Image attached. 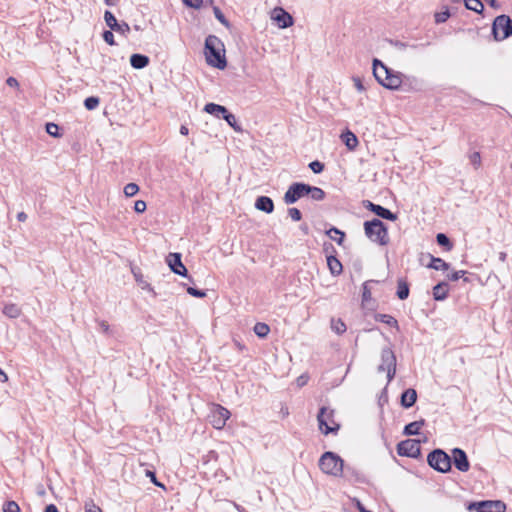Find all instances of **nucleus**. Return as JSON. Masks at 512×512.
<instances>
[{
  "mask_svg": "<svg viewBox=\"0 0 512 512\" xmlns=\"http://www.w3.org/2000/svg\"><path fill=\"white\" fill-rule=\"evenodd\" d=\"M133 274L135 276L136 282L140 285L141 289L147 290V291L153 293L154 296L156 295L153 287L147 281H145L143 279V276L140 273H136L133 271Z\"/></svg>",
  "mask_w": 512,
  "mask_h": 512,
  "instance_id": "nucleus-35",
  "label": "nucleus"
},
{
  "mask_svg": "<svg viewBox=\"0 0 512 512\" xmlns=\"http://www.w3.org/2000/svg\"><path fill=\"white\" fill-rule=\"evenodd\" d=\"M309 168L316 174L321 173L324 170V164L319 161H312L309 164Z\"/></svg>",
  "mask_w": 512,
  "mask_h": 512,
  "instance_id": "nucleus-45",
  "label": "nucleus"
},
{
  "mask_svg": "<svg viewBox=\"0 0 512 512\" xmlns=\"http://www.w3.org/2000/svg\"><path fill=\"white\" fill-rule=\"evenodd\" d=\"M230 417V412L225 407L214 404L209 415L210 422L216 429H222Z\"/></svg>",
  "mask_w": 512,
  "mask_h": 512,
  "instance_id": "nucleus-9",
  "label": "nucleus"
},
{
  "mask_svg": "<svg viewBox=\"0 0 512 512\" xmlns=\"http://www.w3.org/2000/svg\"><path fill=\"white\" fill-rule=\"evenodd\" d=\"M425 421L419 420L407 424L404 427L403 434L406 436H413L419 434V430L424 426Z\"/></svg>",
  "mask_w": 512,
  "mask_h": 512,
  "instance_id": "nucleus-22",
  "label": "nucleus"
},
{
  "mask_svg": "<svg viewBox=\"0 0 512 512\" xmlns=\"http://www.w3.org/2000/svg\"><path fill=\"white\" fill-rule=\"evenodd\" d=\"M325 192L323 189L307 185V196H309L312 200L322 201L325 198Z\"/></svg>",
  "mask_w": 512,
  "mask_h": 512,
  "instance_id": "nucleus-25",
  "label": "nucleus"
},
{
  "mask_svg": "<svg viewBox=\"0 0 512 512\" xmlns=\"http://www.w3.org/2000/svg\"><path fill=\"white\" fill-rule=\"evenodd\" d=\"M326 234L332 239L334 240L338 245H342L343 242H344V238H345V233L342 232L341 230H339L338 228L336 227H332L330 228Z\"/></svg>",
  "mask_w": 512,
  "mask_h": 512,
  "instance_id": "nucleus-29",
  "label": "nucleus"
},
{
  "mask_svg": "<svg viewBox=\"0 0 512 512\" xmlns=\"http://www.w3.org/2000/svg\"><path fill=\"white\" fill-rule=\"evenodd\" d=\"M319 429L325 435L329 433H336L340 425L334 420V411L329 410L327 407H322L317 415Z\"/></svg>",
  "mask_w": 512,
  "mask_h": 512,
  "instance_id": "nucleus-7",
  "label": "nucleus"
},
{
  "mask_svg": "<svg viewBox=\"0 0 512 512\" xmlns=\"http://www.w3.org/2000/svg\"><path fill=\"white\" fill-rule=\"evenodd\" d=\"M417 400V393L415 389L409 388L401 395V405L404 408L412 407Z\"/></svg>",
  "mask_w": 512,
  "mask_h": 512,
  "instance_id": "nucleus-18",
  "label": "nucleus"
},
{
  "mask_svg": "<svg viewBox=\"0 0 512 512\" xmlns=\"http://www.w3.org/2000/svg\"><path fill=\"white\" fill-rule=\"evenodd\" d=\"M453 463L461 472H467L470 468L468 457L464 450L460 448H454L452 450Z\"/></svg>",
  "mask_w": 512,
  "mask_h": 512,
  "instance_id": "nucleus-14",
  "label": "nucleus"
},
{
  "mask_svg": "<svg viewBox=\"0 0 512 512\" xmlns=\"http://www.w3.org/2000/svg\"><path fill=\"white\" fill-rule=\"evenodd\" d=\"M274 19L280 28H288L293 25L292 16L282 8L279 9Z\"/></svg>",
  "mask_w": 512,
  "mask_h": 512,
  "instance_id": "nucleus-16",
  "label": "nucleus"
},
{
  "mask_svg": "<svg viewBox=\"0 0 512 512\" xmlns=\"http://www.w3.org/2000/svg\"><path fill=\"white\" fill-rule=\"evenodd\" d=\"M146 476L149 477L151 479L152 483L155 484L156 486L163 487V485L157 481L156 475L153 471L147 470Z\"/></svg>",
  "mask_w": 512,
  "mask_h": 512,
  "instance_id": "nucleus-55",
  "label": "nucleus"
},
{
  "mask_svg": "<svg viewBox=\"0 0 512 512\" xmlns=\"http://www.w3.org/2000/svg\"><path fill=\"white\" fill-rule=\"evenodd\" d=\"M449 16H450V13L448 10L440 12V13H436L435 21H436V23H443L449 18Z\"/></svg>",
  "mask_w": 512,
  "mask_h": 512,
  "instance_id": "nucleus-48",
  "label": "nucleus"
},
{
  "mask_svg": "<svg viewBox=\"0 0 512 512\" xmlns=\"http://www.w3.org/2000/svg\"><path fill=\"white\" fill-rule=\"evenodd\" d=\"M448 294V284L446 282L438 283L433 287V297L437 301L446 299Z\"/></svg>",
  "mask_w": 512,
  "mask_h": 512,
  "instance_id": "nucleus-21",
  "label": "nucleus"
},
{
  "mask_svg": "<svg viewBox=\"0 0 512 512\" xmlns=\"http://www.w3.org/2000/svg\"><path fill=\"white\" fill-rule=\"evenodd\" d=\"M427 462L430 467L438 472L446 473L451 470V458L441 449H435L427 456Z\"/></svg>",
  "mask_w": 512,
  "mask_h": 512,
  "instance_id": "nucleus-5",
  "label": "nucleus"
},
{
  "mask_svg": "<svg viewBox=\"0 0 512 512\" xmlns=\"http://www.w3.org/2000/svg\"><path fill=\"white\" fill-rule=\"evenodd\" d=\"M85 512H102V510L94 503H87L85 505Z\"/></svg>",
  "mask_w": 512,
  "mask_h": 512,
  "instance_id": "nucleus-56",
  "label": "nucleus"
},
{
  "mask_svg": "<svg viewBox=\"0 0 512 512\" xmlns=\"http://www.w3.org/2000/svg\"><path fill=\"white\" fill-rule=\"evenodd\" d=\"M436 240L440 246L446 247L447 250H450L452 248V244H451L449 238L445 234H443V233L437 234Z\"/></svg>",
  "mask_w": 512,
  "mask_h": 512,
  "instance_id": "nucleus-38",
  "label": "nucleus"
},
{
  "mask_svg": "<svg viewBox=\"0 0 512 512\" xmlns=\"http://www.w3.org/2000/svg\"><path fill=\"white\" fill-rule=\"evenodd\" d=\"M139 191V186L136 183H128L124 187V194L127 197L136 195Z\"/></svg>",
  "mask_w": 512,
  "mask_h": 512,
  "instance_id": "nucleus-37",
  "label": "nucleus"
},
{
  "mask_svg": "<svg viewBox=\"0 0 512 512\" xmlns=\"http://www.w3.org/2000/svg\"><path fill=\"white\" fill-rule=\"evenodd\" d=\"M230 127L234 129L236 132H242L241 126L238 124L237 119L234 114L229 111L222 117Z\"/></svg>",
  "mask_w": 512,
  "mask_h": 512,
  "instance_id": "nucleus-32",
  "label": "nucleus"
},
{
  "mask_svg": "<svg viewBox=\"0 0 512 512\" xmlns=\"http://www.w3.org/2000/svg\"><path fill=\"white\" fill-rule=\"evenodd\" d=\"M341 138L349 150L355 149L358 145L357 137L350 131L343 133Z\"/></svg>",
  "mask_w": 512,
  "mask_h": 512,
  "instance_id": "nucleus-27",
  "label": "nucleus"
},
{
  "mask_svg": "<svg viewBox=\"0 0 512 512\" xmlns=\"http://www.w3.org/2000/svg\"><path fill=\"white\" fill-rule=\"evenodd\" d=\"M96 323L98 325V328L99 330L105 334V335H110L111 334V329H110V325L108 324L107 321L105 320H100V319H96Z\"/></svg>",
  "mask_w": 512,
  "mask_h": 512,
  "instance_id": "nucleus-41",
  "label": "nucleus"
},
{
  "mask_svg": "<svg viewBox=\"0 0 512 512\" xmlns=\"http://www.w3.org/2000/svg\"><path fill=\"white\" fill-rule=\"evenodd\" d=\"M370 298H371V291L368 288V282H365L363 284L362 299H363V301H368Z\"/></svg>",
  "mask_w": 512,
  "mask_h": 512,
  "instance_id": "nucleus-53",
  "label": "nucleus"
},
{
  "mask_svg": "<svg viewBox=\"0 0 512 512\" xmlns=\"http://www.w3.org/2000/svg\"><path fill=\"white\" fill-rule=\"evenodd\" d=\"M353 82H354V86L355 88L359 91V92H363L366 90V87L363 85L361 79L359 77H353Z\"/></svg>",
  "mask_w": 512,
  "mask_h": 512,
  "instance_id": "nucleus-54",
  "label": "nucleus"
},
{
  "mask_svg": "<svg viewBox=\"0 0 512 512\" xmlns=\"http://www.w3.org/2000/svg\"><path fill=\"white\" fill-rule=\"evenodd\" d=\"M469 509H475L477 512H505L506 505L500 500H487L472 503Z\"/></svg>",
  "mask_w": 512,
  "mask_h": 512,
  "instance_id": "nucleus-12",
  "label": "nucleus"
},
{
  "mask_svg": "<svg viewBox=\"0 0 512 512\" xmlns=\"http://www.w3.org/2000/svg\"><path fill=\"white\" fill-rule=\"evenodd\" d=\"M465 7L476 13H482L484 5L481 0H464Z\"/></svg>",
  "mask_w": 512,
  "mask_h": 512,
  "instance_id": "nucleus-31",
  "label": "nucleus"
},
{
  "mask_svg": "<svg viewBox=\"0 0 512 512\" xmlns=\"http://www.w3.org/2000/svg\"><path fill=\"white\" fill-rule=\"evenodd\" d=\"M113 31L126 37L130 33V26L126 22H118Z\"/></svg>",
  "mask_w": 512,
  "mask_h": 512,
  "instance_id": "nucleus-39",
  "label": "nucleus"
},
{
  "mask_svg": "<svg viewBox=\"0 0 512 512\" xmlns=\"http://www.w3.org/2000/svg\"><path fill=\"white\" fill-rule=\"evenodd\" d=\"M499 258H500L501 261H505L506 253L505 252H501L500 255H499Z\"/></svg>",
  "mask_w": 512,
  "mask_h": 512,
  "instance_id": "nucleus-64",
  "label": "nucleus"
},
{
  "mask_svg": "<svg viewBox=\"0 0 512 512\" xmlns=\"http://www.w3.org/2000/svg\"><path fill=\"white\" fill-rule=\"evenodd\" d=\"M3 512H20V507L15 501H7L3 505Z\"/></svg>",
  "mask_w": 512,
  "mask_h": 512,
  "instance_id": "nucleus-40",
  "label": "nucleus"
},
{
  "mask_svg": "<svg viewBox=\"0 0 512 512\" xmlns=\"http://www.w3.org/2000/svg\"><path fill=\"white\" fill-rule=\"evenodd\" d=\"M103 39L104 41L109 44V45H115V41H114V35H113V32L110 31V30H106L104 31L103 33Z\"/></svg>",
  "mask_w": 512,
  "mask_h": 512,
  "instance_id": "nucleus-49",
  "label": "nucleus"
},
{
  "mask_svg": "<svg viewBox=\"0 0 512 512\" xmlns=\"http://www.w3.org/2000/svg\"><path fill=\"white\" fill-rule=\"evenodd\" d=\"M465 273H466V271H464V270L455 271V272L451 273L450 275H448V279L451 281H457L460 278H462Z\"/></svg>",
  "mask_w": 512,
  "mask_h": 512,
  "instance_id": "nucleus-52",
  "label": "nucleus"
},
{
  "mask_svg": "<svg viewBox=\"0 0 512 512\" xmlns=\"http://www.w3.org/2000/svg\"><path fill=\"white\" fill-rule=\"evenodd\" d=\"M364 232L367 238L381 246L389 243L388 229L378 218L364 222Z\"/></svg>",
  "mask_w": 512,
  "mask_h": 512,
  "instance_id": "nucleus-4",
  "label": "nucleus"
},
{
  "mask_svg": "<svg viewBox=\"0 0 512 512\" xmlns=\"http://www.w3.org/2000/svg\"><path fill=\"white\" fill-rule=\"evenodd\" d=\"M253 330L258 337L265 338L268 335L270 328L266 323L258 322L255 324Z\"/></svg>",
  "mask_w": 512,
  "mask_h": 512,
  "instance_id": "nucleus-33",
  "label": "nucleus"
},
{
  "mask_svg": "<svg viewBox=\"0 0 512 512\" xmlns=\"http://www.w3.org/2000/svg\"><path fill=\"white\" fill-rule=\"evenodd\" d=\"M492 34L496 41H502L512 35V19L507 15H499L494 19Z\"/></svg>",
  "mask_w": 512,
  "mask_h": 512,
  "instance_id": "nucleus-6",
  "label": "nucleus"
},
{
  "mask_svg": "<svg viewBox=\"0 0 512 512\" xmlns=\"http://www.w3.org/2000/svg\"><path fill=\"white\" fill-rule=\"evenodd\" d=\"M44 512H59L54 504H50L45 508Z\"/></svg>",
  "mask_w": 512,
  "mask_h": 512,
  "instance_id": "nucleus-58",
  "label": "nucleus"
},
{
  "mask_svg": "<svg viewBox=\"0 0 512 512\" xmlns=\"http://www.w3.org/2000/svg\"><path fill=\"white\" fill-rule=\"evenodd\" d=\"M213 12H214V15L216 17V19L222 23L223 25H225L226 27H229V22L228 20L225 18L224 14L222 13V11L220 10L219 7H214L213 8Z\"/></svg>",
  "mask_w": 512,
  "mask_h": 512,
  "instance_id": "nucleus-43",
  "label": "nucleus"
},
{
  "mask_svg": "<svg viewBox=\"0 0 512 512\" xmlns=\"http://www.w3.org/2000/svg\"><path fill=\"white\" fill-rule=\"evenodd\" d=\"M105 4L108 6H113L116 4L115 0H104Z\"/></svg>",
  "mask_w": 512,
  "mask_h": 512,
  "instance_id": "nucleus-63",
  "label": "nucleus"
},
{
  "mask_svg": "<svg viewBox=\"0 0 512 512\" xmlns=\"http://www.w3.org/2000/svg\"><path fill=\"white\" fill-rule=\"evenodd\" d=\"M46 132L53 137H59V126L55 123L46 124Z\"/></svg>",
  "mask_w": 512,
  "mask_h": 512,
  "instance_id": "nucleus-42",
  "label": "nucleus"
},
{
  "mask_svg": "<svg viewBox=\"0 0 512 512\" xmlns=\"http://www.w3.org/2000/svg\"><path fill=\"white\" fill-rule=\"evenodd\" d=\"M430 260V263L427 265L428 268L446 271L450 267V265L441 258H437L431 255Z\"/></svg>",
  "mask_w": 512,
  "mask_h": 512,
  "instance_id": "nucleus-24",
  "label": "nucleus"
},
{
  "mask_svg": "<svg viewBox=\"0 0 512 512\" xmlns=\"http://www.w3.org/2000/svg\"><path fill=\"white\" fill-rule=\"evenodd\" d=\"M147 208L146 202L143 200H137L134 205V210L137 213H143Z\"/></svg>",
  "mask_w": 512,
  "mask_h": 512,
  "instance_id": "nucleus-51",
  "label": "nucleus"
},
{
  "mask_svg": "<svg viewBox=\"0 0 512 512\" xmlns=\"http://www.w3.org/2000/svg\"><path fill=\"white\" fill-rule=\"evenodd\" d=\"M84 105L88 110H93L99 105V99L97 97H88L84 101Z\"/></svg>",
  "mask_w": 512,
  "mask_h": 512,
  "instance_id": "nucleus-44",
  "label": "nucleus"
},
{
  "mask_svg": "<svg viewBox=\"0 0 512 512\" xmlns=\"http://www.w3.org/2000/svg\"><path fill=\"white\" fill-rule=\"evenodd\" d=\"M205 57L207 63L215 68L224 69L227 66L223 42L215 35H209L205 40Z\"/></svg>",
  "mask_w": 512,
  "mask_h": 512,
  "instance_id": "nucleus-2",
  "label": "nucleus"
},
{
  "mask_svg": "<svg viewBox=\"0 0 512 512\" xmlns=\"http://www.w3.org/2000/svg\"><path fill=\"white\" fill-rule=\"evenodd\" d=\"M373 75L377 82L390 90H397L403 82V74L384 65L379 59H373Z\"/></svg>",
  "mask_w": 512,
  "mask_h": 512,
  "instance_id": "nucleus-1",
  "label": "nucleus"
},
{
  "mask_svg": "<svg viewBox=\"0 0 512 512\" xmlns=\"http://www.w3.org/2000/svg\"><path fill=\"white\" fill-rule=\"evenodd\" d=\"M491 7L497 8V2L496 0H485Z\"/></svg>",
  "mask_w": 512,
  "mask_h": 512,
  "instance_id": "nucleus-62",
  "label": "nucleus"
},
{
  "mask_svg": "<svg viewBox=\"0 0 512 512\" xmlns=\"http://www.w3.org/2000/svg\"><path fill=\"white\" fill-rule=\"evenodd\" d=\"M379 372H387L388 382H391L396 373V356L390 348H384L381 351V364L378 366Z\"/></svg>",
  "mask_w": 512,
  "mask_h": 512,
  "instance_id": "nucleus-8",
  "label": "nucleus"
},
{
  "mask_svg": "<svg viewBox=\"0 0 512 512\" xmlns=\"http://www.w3.org/2000/svg\"><path fill=\"white\" fill-rule=\"evenodd\" d=\"M204 111L217 118H222L228 112L226 107L215 103H207L204 106Z\"/></svg>",
  "mask_w": 512,
  "mask_h": 512,
  "instance_id": "nucleus-19",
  "label": "nucleus"
},
{
  "mask_svg": "<svg viewBox=\"0 0 512 512\" xmlns=\"http://www.w3.org/2000/svg\"><path fill=\"white\" fill-rule=\"evenodd\" d=\"M320 470L332 477L344 476V460L336 453L327 451L323 453L318 462Z\"/></svg>",
  "mask_w": 512,
  "mask_h": 512,
  "instance_id": "nucleus-3",
  "label": "nucleus"
},
{
  "mask_svg": "<svg viewBox=\"0 0 512 512\" xmlns=\"http://www.w3.org/2000/svg\"><path fill=\"white\" fill-rule=\"evenodd\" d=\"M187 292L188 294H190L191 296L193 297H197V298H204L206 296V292L203 291V290H198L196 288H193V287H188L187 288Z\"/></svg>",
  "mask_w": 512,
  "mask_h": 512,
  "instance_id": "nucleus-47",
  "label": "nucleus"
},
{
  "mask_svg": "<svg viewBox=\"0 0 512 512\" xmlns=\"http://www.w3.org/2000/svg\"><path fill=\"white\" fill-rule=\"evenodd\" d=\"M255 207L265 213H272L274 210V203L270 197L260 196L256 199Z\"/></svg>",
  "mask_w": 512,
  "mask_h": 512,
  "instance_id": "nucleus-17",
  "label": "nucleus"
},
{
  "mask_svg": "<svg viewBox=\"0 0 512 512\" xmlns=\"http://www.w3.org/2000/svg\"><path fill=\"white\" fill-rule=\"evenodd\" d=\"M6 84L10 87H18L19 86L17 79L14 77L7 78Z\"/></svg>",
  "mask_w": 512,
  "mask_h": 512,
  "instance_id": "nucleus-57",
  "label": "nucleus"
},
{
  "mask_svg": "<svg viewBox=\"0 0 512 512\" xmlns=\"http://www.w3.org/2000/svg\"><path fill=\"white\" fill-rule=\"evenodd\" d=\"M167 263L170 269L177 275L187 277V269L182 263L180 253H170L167 256Z\"/></svg>",
  "mask_w": 512,
  "mask_h": 512,
  "instance_id": "nucleus-13",
  "label": "nucleus"
},
{
  "mask_svg": "<svg viewBox=\"0 0 512 512\" xmlns=\"http://www.w3.org/2000/svg\"><path fill=\"white\" fill-rule=\"evenodd\" d=\"M397 452L400 456L417 458L421 453L420 441L407 439L397 445Z\"/></svg>",
  "mask_w": 512,
  "mask_h": 512,
  "instance_id": "nucleus-10",
  "label": "nucleus"
},
{
  "mask_svg": "<svg viewBox=\"0 0 512 512\" xmlns=\"http://www.w3.org/2000/svg\"><path fill=\"white\" fill-rule=\"evenodd\" d=\"M288 215L293 221H300L302 218V214L299 209L297 208H289L288 209Z\"/></svg>",
  "mask_w": 512,
  "mask_h": 512,
  "instance_id": "nucleus-46",
  "label": "nucleus"
},
{
  "mask_svg": "<svg viewBox=\"0 0 512 512\" xmlns=\"http://www.w3.org/2000/svg\"><path fill=\"white\" fill-rule=\"evenodd\" d=\"M306 382H307V377H305L303 375L298 377V379H297V383H298L299 386L305 385Z\"/></svg>",
  "mask_w": 512,
  "mask_h": 512,
  "instance_id": "nucleus-60",
  "label": "nucleus"
},
{
  "mask_svg": "<svg viewBox=\"0 0 512 512\" xmlns=\"http://www.w3.org/2000/svg\"><path fill=\"white\" fill-rule=\"evenodd\" d=\"M470 161L475 166V168H478L481 165V156L479 152H474L470 155Z\"/></svg>",
  "mask_w": 512,
  "mask_h": 512,
  "instance_id": "nucleus-50",
  "label": "nucleus"
},
{
  "mask_svg": "<svg viewBox=\"0 0 512 512\" xmlns=\"http://www.w3.org/2000/svg\"><path fill=\"white\" fill-rule=\"evenodd\" d=\"M130 64L135 69H143L149 64V57L143 54H132Z\"/></svg>",
  "mask_w": 512,
  "mask_h": 512,
  "instance_id": "nucleus-20",
  "label": "nucleus"
},
{
  "mask_svg": "<svg viewBox=\"0 0 512 512\" xmlns=\"http://www.w3.org/2000/svg\"><path fill=\"white\" fill-rule=\"evenodd\" d=\"M104 20L106 22V25L111 30H114L115 27L118 24V21H117L116 17L110 11H105V13H104Z\"/></svg>",
  "mask_w": 512,
  "mask_h": 512,
  "instance_id": "nucleus-36",
  "label": "nucleus"
},
{
  "mask_svg": "<svg viewBox=\"0 0 512 512\" xmlns=\"http://www.w3.org/2000/svg\"><path fill=\"white\" fill-rule=\"evenodd\" d=\"M376 321H379L381 323L387 324L391 327H395L397 330H399L398 321L391 315L388 314H377L375 316Z\"/></svg>",
  "mask_w": 512,
  "mask_h": 512,
  "instance_id": "nucleus-30",
  "label": "nucleus"
},
{
  "mask_svg": "<svg viewBox=\"0 0 512 512\" xmlns=\"http://www.w3.org/2000/svg\"><path fill=\"white\" fill-rule=\"evenodd\" d=\"M397 297L400 300H405L409 296V285L407 281L403 278H399L397 281Z\"/></svg>",
  "mask_w": 512,
  "mask_h": 512,
  "instance_id": "nucleus-23",
  "label": "nucleus"
},
{
  "mask_svg": "<svg viewBox=\"0 0 512 512\" xmlns=\"http://www.w3.org/2000/svg\"><path fill=\"white\" fill-rule=\"evenodd\" d=\"M331 329L338 335L343 334L347 327L346 324L341 319H331Z\"/></svg>",
  "mask_w": 512,
  "mask_h": 512,
  "instance_id": "nucleus-34",
  "label": "nucleus"
},
{
  "mask_svg": "<svg viewBox=\"0 0 512 512\" xmlns=\"http://www.w3.org/2000/svg\"><path fill=\"white\" fill-rule=\"evenodd\" d=\"M364 204L368 210H370L371 212L376 214L378 217H381L383 219L390 220V221H395L397 219V215L395 213H392L389 209H387L381 205L374 204L369 200L365 201Z\"/></svg>",
  "mask_w": 512,
  "mask_h": 512,
  "instance_id": "nucleus-15",
  "label": "nucleus"
},
{
  "mask_svg": "<svg viewBox=\"0 0 512 512\" xmlns=\"http://www.w3.org/2000/svg\"><path fill=\"white\" fill-rule=\"evenodd\" d=\"M26 219H27V215H26V213H24V212H19V213L17 214V220H18V221H20V222H24V221H26Z\"/></svg>",
  "mask_w": 512,
  "mask_h": 512,
  "instance_id": "nucleus-59",
  "label": "nucleus"
},
{
  "mask_svg": "<svg viewBox=\"0 0 512 512\" xmlns=\"http://www.w3.org/2000/svg\"><path fill=\"white\" fill-rule=\"evenodd\" d=\"M188 133H189V129L186 126L182 125L180 127V134L186 136V135H188Z\"/></svg>",
  "mask_w": 512,
  "mask_h": 512,
  "instance_id": "nucleus-61",
  "label": "nucleus"
},
{
  "mask_svg": "<svg viewBox=\"0 0 512 512\" xmlns=\"http://www.w3.org/2000/svg\"><path fill=\"white\" fill-rule=\"evenodd\" d=\"M327 265L333 275H339L342 272V264L335 256L327 257Z\"/></svg>",
  "mask_w": 512,
  "mask_h": 512,
  "instance_id": "nucleus-26",
  "label": "nucleus"
},
{
  "mask_svg": "<svg viewBox=\"0 0 512 512\" xmlns=\"http://www.w3.org/2000/svg\"><path fill=\"white\" fill-rule=\"evenodd\" d=\"M3 314L9 318H17L21 314V309L18 305L9 303L3 307Z\"/></svg>",
  "mask_w": 512,
  "mask_h": 512,
  "instance_id": "nucleus-28",
  "label": "nucleus"
},
{
  "mask_svg": "<svg viewBox=\"0 0 512 512\" xmlns=\"http://www.w3.org/2000/svg\"><path fill=\"white\" fill-rule=\"evenodd\" d=\"M307 185L302 182L292 183L284 194V202L286 204H293L300 198L307 196Z\"/></svg>",
  "mask_w": 512,
  "mask_h": 512,
  "instance_id": "nucleus-11",
  "label": "nucleus"
}]
</instances>
